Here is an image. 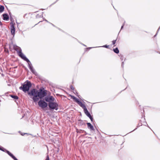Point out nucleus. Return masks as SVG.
Returning a JSON list of instances; mask_svg holds the SVG:
<instances>
[{
	"label": "nucleus",
	"mask_w": 160,
	"mask_h": 160,
	"mask_svg": "<svg viewBox=\"0 0 160 160\" xmlns=\"http://www.w3.org/2000/svg\"><path fill=\"white\" fill-rule=\"evenodd\" d=\"M31 83L30 82L28 81L26 83H25L23 85L22 87H20L19 89L22 90L23 92H26L28 91L29 88L31 87Z\"/></svg>",
	"instance_id": "2"
},
{
	"label": "nucleus",
	"mask_w": 160,
	"mask_h": 160,
	"mask_svg": "<svg viewBox=\"0 0 160 160\" xmlns=\"http://www.w3.org/2000/svg\"><path fill=\"white\" fill-rule=\"evenodd\" d=\"M116 40H113L112 41V44L114 45V46H115V44L116 43Z\"/></svg>",
	"instance_id": "22"
},
{
	"label": "nucleus",
	"mask_w": 160,
	"mask_h": 160,
	"mask_svg": "<svg viewBox=\"0 0 160 160\" xmlns=\"http://www.w3.org/2000/svg\"><path fill=\"white\" fill-rule=\"evenodd\" d=\"M11 31L12 34L14 36L15 34V28L14 25L12 23L11 24Z\"/></svg>",
	"instance_id": "8"
},
{
	"label": "nucleus",
	"mask_w": 160,
	"mask_h": 160,
	"mask_svg": "<svg viewBox=\"0 0 160 160\" xmlns=\"http://www.w3.org/2000/svg\"><path fill=\"white\" fill-rule=\"evenodd\" d=\"M45 160H49V157L48 155L47 156Z\"/></svg>",
	"instance_id": "25"
},
{
	"label": "nucleus",
	"mask_w": 160,
	"mask_h": 160,
	"mask_svg": "<svg viewBox=\"0 0 160 160\" xmlns=\"http://www.w3.org/2000/svg\"><path fill=\"white\" fill-rule=\"evenodd\" d=\"M38 104L39 106L43 109L47 107V103L42 100H40L38 102Z\"/></svg>",
	"instance_id": "5"
},
{
	"label": "nucleus",
	"mask_w": 160,
	"mask_h": 160,
	"mask_svg": "<svg viewBox=\"0 0 160 160\" xmlns=\"http://www.w3.org/2000/svg\"><path fill=\"white\" fill-rule=\"evenodd\" d=\"M76 102L78 103V105L83 109V110L86 108V107L85 104L83 103V102L79 100V99L78 100L76 101Z\"/></svg>",
	"instance_id": "6"
},
{
	"label": "nucleus",
	"mask_w": 160,
	"mask_h": 160,
	"mask_svg": "<svg viewBox=\"0 0 160 160\" xmlns=\"http://www.w3.org/2000/svg\"><path fill=\"white\" fill-rule=\"evenodd\" d=\"M10 96L13 98L14 99L17 100L18 99V97L17 96L10 95Z\"/></svg>",
	"instance_id": "16"
},
{
	"label": "nucleus",
	"mask_w": 160,
	"mask_h": 160,
	"mask_svg": "<svg viewBox=\"0 0 160 160\" xmlns=\"http://www.w3.org/2000/svg\"><path fill=\"white\" fill-rule=\"evenodd\" d=\"M45 100L47 102H49L50 101L53 102L54 100V98L52 96L47 97L45 98Z\"/></svg>",
	"instance_id": "7"
},
{
	"label": "nucleus",
	"mask_w": 160,
	"mask_h": 160,
	"mask_svg": "<svg viewBox=\"0 0 160 160\" xmlns=\"http://www.w3.org/2000/svg\"><path fill=\"white\" fill-rule=\"evenodd\" d=\"M6 152L12 158H13V157H14V156L9 151H7Z\"/></svg>",
	"instance_id": "17"
},
{
	"label": "nucleus",
	"mask_w": 160,
	"mask_h": 160,
	"mask_svg": "<svg viewBox=\"0 0 160 160\" xmlns=\"http://www.w3.org/2000/svg\"><path fill=\"white\" fill-rule=\"evenodd\" d=\"M18 55L21 57L23 59H24L26 57L23 55V54L22 53V51L20 52H19L18 53Z\"/></svg>",
	"instance_id": "13"
},
{
	"label": "nucleus",
	"mask_w": 160,
	"mask_h": 160,
	"mask_svg": "<svg viewBox=\"0 0 160 160\" xmlns=\"http://www.w3.org/2000/svg\"><path fill=\"white\" fill-rule=\"evenodd\" d=\"M48 106L51 110H57L58 109V105L56 102H50Z\"/></svg>",
	"instance_id": "3"
},
{
	"label": "nucleus",
	"mask_w": 160,
	"mask_h": 160,
	"mask_svg": "<svg viewBox=\"0 0 160 160\" xmlns=\"http://www.w3.org/2000/svg\"><path fill=\"white\" fill-rule=\"evenodd\" d=\"M87 124L88 125V128L90 129L91 130H94L93 126L90 123L88 122Z\"/></svg>",
	"instance_id": "11"
},
{
	"label": "nucleus",
	"mask_w": 160,
	"mask_h": 160,
	"mask_svg": "<svg viewBox=\"0 0 160 160\" xmlns=\"http://www.w3.org/2000/svg\"><path fill=\"white\" fill-rule=\"evenodd\" d=\"M103 47L105 48H109L110 46L109 45H105L102 46Z\"/></svg>",
	"instance_id": "21"
},
{
	"label": "nucleus",
	"mask_w": 160,
	"mask_h": 160,
	"mask_svg": "<svg viewBox=\"0 0 160 160\" xmlns=\"http://www.w3.org/2000/svg\"><path fill=\"white\" fill-rule=\"evenodd\" d=\"M4 9V7L2 5H0V12H2L3 11Z\"/></svg>",
	"instance_id": "14"
},
{
	"label": "nucleus",
	"mask_w": 160,
	"mask_h": 160,
	"mask_svg": "<svg viewBox=\"0 0 160 160\" xmlns=\"http://www.w3.org/2000/svg\"><path fill=\"white\" fill-rule=\"evenodd\" d=\"M0 150L3 151H4V150H5V149H4V148H3L2 147H0Z\"/></svg>",
	"instance_id": "24"
},
{
	"label": "nucleus",
	"mask_w": 160,
	"mask_h": 160,
	"mask_svg": "<svg viewBox=\"0 0 160 160\" xmlns=\"http://www.w3.org/2000/svg\"><path fill=\"white\" fill-rule=\"evenodd\" d=\"M13 49L17 52V53H18L20 51H22V50L17 45H14L13 46Z\"/></svg>",
	"instance_id": "9"
},
{
	"label": "nucleus",
	"mask_w": 160,
	"mask_h": 160,
	"mask_svg": "<svg viewBox=\"0 0 160 160\" xmlns=\"http://www.w3.org/2000/svg\"><path fill=\"white\" fill-rule=\"evenodd\" d=\"M29 68L31 70V71L32 72H34V70L33 69L32 67V66L29 64Z\"/></svg>",
	"instance_id": "19"
},
{
	"label": "nucleus",
	"mask_w": 160,
	"mask_h": 160,
	"mask_svg": "<svg viewBox=\"0 0 160 160\" xmlns=\"http://www.w3.org/2000/svg\"><path fill=\"white\" fill-rule=\"evenodd\" d=\"M71 97L73 99L75 102H76V101L78 100V99L76 97H74V96H72V95H70Z\"/></svg>",
	"instance_id": "18"
},
{
	"label": "nucleus",
	"mask_w": 160,
	"mask_h": 160,
	"mask_svg": "<svg viewBox=\"0 0 160 160\" xmlns=\"http://www.w3.org/2000/svg\"><path fill=\"white\" fill-rule=\"evenodd\" d=\"M113 51L116 53L118 54L119 52V51L118 48H116L115 49H113Z\"/></svg>",
	"instance_id": "15"
},
{
	"label": "nucleus",
	"mask_w": 160,
	"mask_h": 160,
	"mask_svg": "<svg viewBox=\"0 0 160 160\" xmlns=\"http://www.w3.org/2000/svg\"><path fill=\"white\" fill-rule=\"evenodd\" d=\"M38 91L35 89H32L30 92H28V94L29 95L33 96L32 99L34 102H36L39 100V98L38 97Z\"/></svg>",
	"instance_id": "1"
},
{
	"label": "nucleus",
	"mask_w": 160,
	"mask_h": 160,
	"mask_svg": "<svg viewBox=\"0 0 160 160\" xmlns=\"http://www.w3.org/2000/svg\"><path fill=\"white\" fill-rule=\"evenodd\" d=\"M46 94L47 93L45 91L40 89L39 91L38 92V97L41 99L46 96Z\"/></svg>",
	"instance_id": "4"
},
{
	"label": "nucleus",
	"mask_w": 160,
	"mask_h": 160,
	"mask_svg": "<svg viewBox=\"0 0 160 160\" xmlns=\"http://www.w3.org/2000/svg\"><path fill=\"white\" fill-rule=\"evenodd\" d=\"M83 110L85 113L88 117H89L91 116L87 108L85 109L84 110Z\"/></svg>",
	"instance_id": "12"
},
{
	"label": "nucleus",
	"mask_w": 160,
	"mask_h": 160,
	"mask_svg": "<svg viewBox=\"0 0 160 160\" xmlns=\"http://www.w3.org/2000/svg\"><path fill=\"white\" fill-rule=\"evenodd\" d=\"M23 59L27 61L28 63V64H29V63L30 62L29 60L26 57Z\"/></svg>",
	"instance_id": "20"
},
{
	"label": "nucleus",
	"mask_w": 160,
	"mask_h": 160,
	"mask_svg": "<svg viewBox=\"0 0 160 160\" xmlns=\"http://www.w3.org/2000/svg\"><path fill=\"white\" fill-rule=\"evenodd\" d=\"M3 19L4 20H8L9 19V16L8 14H4L2 15Z\"/></svg>",
	"instance_id": "10"
},
{
	"label": "nucleus",
	"mask_w": 160,
	"mask_h": 160,
	"mask_svg": "<svg viewBox=\"0 0 160 160\" xmlns=\"http://www.w3.org/2000/svg\"><path fill=\"white\" fill-rule=\"evenodd\" d=\"M14 160H18V159L14 156L12 158Z\"/></svg>",
	"instance_id": "26"
},
{
	"label": "nucleus",
	"mask_w": 160,
	"mask_h": 160,
	"mask_svg": "<svg viewBox=\"0 0 160 160\" xmlns=\"http://www.w3.org/2000/svg\"><path fill=\"white\" fill-rule=\"evenodd\" d=\"M89 118H90V119L91 121L92 122H93V118L92 117V116H90V117H89Z\"/></svg>",
	"instance_id": "23"
}]
</instances>
